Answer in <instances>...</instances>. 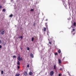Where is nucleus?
Returning <instances> with one entry per match:
<instances>
[{"label": "nucleus", "instance_id": "393cba45", "mask_svg": "<svg viewBox=\"0 0 76 76\" xmlns=\"http://www.w3.org/2000/svg\"><path fill=\"white\" fill-rule=\"evenodd\" d=\"M33 26H35V23H34V24Z\"/></svg>", "mask_w": 76, "mask_h": 76}, {"label": "nucleus", "instance_id": "ddd939ff", "mask_svg": "<svg viewBox=\"0 0 76 76\" xmlns=\"http://www.w3.org/2000/svg\"><path fill=\"white\" fill-rule=\"evenodd\" d=\"M58 53H61V50L60 49H59L58 50Z\"/></svg>", "mask_w": 76, "mask_h": 76}, {"label": "nucleus", "instance_id": "7c9ffc66", "mask_svg": "<svg viewBox=\"0 0 76 76\" xmlns=\"http://www.w3.org/2000/svg\"><path fill=\"white\" fill-rule=\"evenodd\" d=\"M49 43L50 44V45L51 44V42H49Z\"/></svg>", "mask_w": 76, "mask_h": 76}, {"label": "nucleus", "instance_id": "9d476101", "mask_svg": "<svg viewBox=\"0 0 76 76\" xmlns=\"http://www.w3.org/2000/svg\"><path fill=\"white\" fill-rule=\"evenodd\" d=\"M33 74V73L31 72H29V75H32Z\"/></svg>", "mask_w": 76, "mask_h": 76}, {"label": "nucleus", "instance_id": "4468645a", "mask_svg": "<svg viewBox=\"0 0 76 76\" xmlns=\"http://www.w3.org/2000/svg\"><path fill=\"white\" fill-rule=\"evenodd\" d=\"M53 67H54V69H55V70H56V65H54V66Z\"/></svg>", "mask_w": 76, "mask_h": 76}, {"label": "nucleus", "instance_id": "aec40b11", "mask_svg": "<svg viewBox=\"0 0 76 76\" xmlns=\"http://www.w3.org/2000/svg\"><path fill=\"white\" fill-rule=\"evenodd\" d=\"M34 37H32L31 38V41H34Z\"/></svg>", "mask_w": 76, "mask_h": 76}, {"label": "nucleus", "instance_id": "b1692460", "mask_svg": "<svg viewBox=\"0 0 76 76\" xmlns=\"http://www.w3.org/2000/svg\"><path fill=\"white\" fill-rule=\"evenodd\" d=\"M27 67H29V64H28L27 66Z\"/></svg>", "mask_w": 76, "mask_h": 76}, {"label": "nucleus", "instance_id": "412c9836", "mask_svg": "<svg viewBox=\"0 0 76 76\" xmlns=\"http://www.w3.org/2000/svg\"><path fill=\"white\" fill-rule=\"evenodd\" d=\"M63 69L62 68H61L60 69H59V70H61V71H62L63 70Z\"/></svg>", "mask_w": 76, "mask_h": 76}, {"label": "nucleus", "instance_id": "e433bc0d", "mask_svg": "<svg viewBox=\"0 0 76 76\" xmlns=\"http://www.w3.org/2000/svg\"><path fill=\"white\" fill-rule=\"evenodd\" d=\"M54 15H56V14H54Z\"/></svg>", "mask_w": 76, "mask_h": 76}, {"label": "nucleus", "instance_id": "a211bd4d", "mask_svg": "<svg viewBox=\"0 0 76 76\" xmlns=\"http://www.w3.org/2000/svg\"><path fill=\"white\" fill-rule=\"evenodd\" d=\"M12 16H13V15H12V14H11L10 15V16H9V17L10 18H12Z\"/></svg>", "mask_w": 76, "mask_h": 76}, {"label": "nucleus", "instance_id": "473e14b6", "mask_svg": "<svg viewBox=\"0 0 76 76\" xmlns=\"http://www.w3.org/2000/svg\"><path fill=\"white\" fill-rule=\"evenodd\" d=\"M46 21H48V19H46V20H45Z\"/></svg>", "mask_w": 76, "mask_h": 76}, {"label": "nucleus", "instance_id": "39448f33", "mask_svg": "<svg viewBox=\"0 0 76 76\" xmlns=\"http://www.w3.org/2000/svg\"><path fill=\"white\" fill-rule=\"evenodd\" d=\"M24 75H25V76L27 75H28V74H27V72H25L24 73Z\"/></svg>", "mask_w": 76, "mask_h": 76}, {"label": "nucleus", "instance_id": "1a4fd4ad", "mask_svg": "<svg viewBox=\"0 0 76 76\" xmlns=\"http://www.w3.org/2000/svg\"><path fill=\"white\" fill-rule=\"evenodd\" d=\"M45 26L48 29V26L47 25V23H45Z\"/></svg>", "mask_w": 76, "mask_h": 76}, {"label": "nucleus", "instance_id": "0eeeda50", "mask_svg": "<svg viewBox=\"0 0 76 76\" xmlns=\"http://www.w3.org/2000/svg\"><path fill=\"white\" fill-rule=\"evenodd\" d=\"M30 56L31 57V58H33L34 57V55H33L32 53H31Z\"/></svg>", "mask_w": 76, "mask_h": 76}, {"label": "nucleus", "instance_id": "9b49d317", "mask_svg": "<svg viewBox=\"0 0 76 76\" xmlns=\"http://www.w3.org/2000/svg\"><path fill=\"white\" fill-rule=\"evenodd\" d=\"M76 31V30H75V29H73L72 31H71V33H73V32H74V31Z\"/></svg>", "mask_w": 76, "mask_h": 76}, {"label": "nucleus", "instance_id": "5701e85b", "mask_svg": "<svg viewBox=\"0 0 76 76\" xmlns=\"http://www.w3.org/2000/svg\"><path fill=\"white\" fill-rule=\"evenodd\" d=\"M57 54H58V53H55V56L57 55Z\"/></svg>", "mask_w": 76, "mask_h": 76}, {"label": "nucleus", "instance_id": "4be33fe9", "mask_svg": "<svg viewBox=\"0 0 76 76\" xmlns=\"http://www.w3.org/2000/svg\"><path fill=\"white\" fill-rule=\"evenodd\" d=\"M3 71H1V75H3Z\"/></svg>", "mask_w": 76, "mask_h": 76}, {"label": "nucleus", "instance_id": "6e6552de", "mask_svg": "<svg viewBox=\"0 0 76 76\" xmlns=\"http://www.w3.org/2000/svg\"><path fill=\"white\" fill-rule=\"evenodd\" d=\"M17 64H18V65H20V62H19V61H17Z\"/></svg>", "mask_w": 76, "mask_h": 76}, {"label": "nucleus", "instance_id": "6ab92c4d", "mask_svg": "<svg viewBox=\"0 0 76 76\" xmlns=\"http://www.w3.org/2000/svg\"><path fill=\"white\" fill-rule=\"evenodd\" d=\"M13 58H16V56L15 55H14L12 56Z\"/></svg>", "mask_w": 76, "mask_h": 76}, {"label": "nucleus", "instance_id": "4c0bfd02", "mask_svg": "<svg viewBox=\"0 0 76 76\" xmlns=\"http://www.w3.org/2000/svg\"><path fill=\"white\" fill-rule=\"evenodd\" d=\"M12 0V1H13V0Z\"/></svg>", "mask_w": 76, "mask_h": 76}, {"label": "nucleus", "instance_id": "a878e982", "mask_svg": "<svg viewBox=\"0 0 76 76\" xmlns=\"http://www.w3.org/2000/svg\"><path fill=\"white\" fill-rule=\"evenodd\" d=\"M17 67H18V69H19V68L20 67L19 66H18Z\"/></svg>", "mask_w": 76, "mask_h": 76}, {"label": "nucleus", "instance_id": "72a5a7b5", "mask_svg": "<svg viewBox=\"0 0 76 76\" xmlns=\"http://www.w3.org/2000/svg\"><path fill=\"white\" fill-rule=\"evenodd\" d=\"M1 41L0 40V44H1Z\"/></svg>", "mask_w": 76, "mask_h": 76}, {"label": "nucleus", "instance_id": "f8f14e48", "mask_svg": "<svg viewBox=\"0 0 76 76\" xmlns=\"http://www.w3.org/2000/svg\"><path fill=\"white\" fill-rule=\"evenodd\" d=\"M47 30V28L45 27H44V28L43 30L45 31H46V30Z\"/></svg>", "mask_w": 76, "mask_h": 76}, {"label": "nucleus", "instance_id": "c756f323", "mask_svg": "<svg viewBox=\"0 0 76 76\" xmlns=\"http://www.w3.org/2000/svg\"><path fill=\"white\" fill-rule=\"evenodd\" d=\"M34 10L31 9V11H33Z\"/></svg>", "mask_w": 76, "mask_h": 76}, {"label": "nucleus", "instance_id": "f3484780", "mask_svg": "<svg viewBox=\"0 0 76 76\" xmlns=\"http://www.w3.org/2000/svg\"><path fill=\"white\" fill-rule=\"evenodd\" d=\"M2 11L4 12H6V9H3L2 10Z\"/></svg>", "mask_w": 76, "mask_h": 76}, {"label": "nucleus", "instance_id": "bb28decb", "mask_svg": "<svg viewBox=\"0 0 76 76\" xmlns=\"http://www.w3.org/2000/svg\"><path fill=\"white\" fill-rule=\"evenodd\" d=\"M27 50H29V47L27 48Z\"/></svg>", "mask_w": 76, "mask_h": 76}, {"label": "nucleus", "instance_id": "cd10ccee", "mask_svg": "<svg viewBox=\"0 0 76 76\" xmlns=\"http://www.w3.org/2000/svg\"><path fill=\"white\" fill-rule=\"evenodd\" d=\"M58 76H61V74H60V73L59 74V75H58Z\"/></svg>", "mask_w": 76, "mask_h": 76}, {"label": "nucleus", "instance_id": "f704fd0d", "mask_svg": "<svg viewBox=\"0 0 76 76\" xmlns=\"http://www.w3.org/2000/svg\"><path fill=\"white\" fill-rule=\"evenodd\" d=\"M20 49H21V50H22V48H21Z\"/></svg>", "mask_w": 76, "mask_h": 76}, {"label": "nucleus", "instance_id": "20e7f679", "mask_svg": "<svg viewBox=\"0 0 76 76\" xmlns=\"http://www.w3.org/2000/svg\"><path fill=\"white\" fill-rule=\"evenodd\" d=\"M58 61L59 64H60V63H61V59H59L58 60Z\"/></svg>", "mask_w": 76, "mask_h": 76}, {"label": "nucleus", "instance_id": "7ed1b4c3", "mask_svg": "<svg viewBox=\"0 0 76 76\" xmlns=\"http://www.w3.org/2000/svg\"><path fill=\"white\" fill-rule=\"evenodd\" d=\"M20 55H19V56L17 58V59L19 61H21V60H22V58H21L20 57Z\"/></svg>", "mask_w": 76, "mask_h": 76}, {"label": "nucleus", "instance_id": "f257e3e1", "mask_svg": "<svg viewBox=\"0 0 76 76\" xmlns=\"http://www.w3.org/2000/svg\"><path fill=\"white\" fill-rule=\"evenodd\" d=\"M0 34L1 35H4V30L3 29L1 30L0 31Z\"/></svg>", "mask_w": 76, "mask_h": 76}, {"label": "nucleus", "instance_id": "dca6fc26", "mask_svg": "<svg viewBox=\"0 0 76 76\" xmlns=\"http://www.w3.org/2000/svg\"><path fill=\"white\" fill-rule=\"evenodd\" d=\"M20 75V74L19 73L16 74H15V76H19Z\"/></svg>", "mask_w": 76, "mask_h": 76}, {"label": "nucleus", "instance_id": "2f4dec72", "mask_svg": "<svg viewBox=\"0 0 76 76\" xmlns=\"http://www.w3.org/2000/svg\"><path fill=\"white\" fill-rule=\"evenodd\" d=\"M1 47H2L1 45H0V49L1 48Z\"/></svg>", "mask_w": 76, "mask_h": 76}, {"label": "nucleus", "instance_id": "f03ea898", "mask_svg": "<svg viewBox=\"0 0 76 76\" xmlns=\"http://www.w3.org/2000/svg\"><path fill=\"white\" fill-rule=\"evenodd\" d=\"M54 71H51L50 73V76H53L54 75Z\"/></svg>", "mask_w": 76, "mask_h": 76}, {"label": "nucleus", "instance_id": "c9c22d12", "mask_svg": "<svg viewBox=\"0 0 76 76\" xmlns=\"http://www.w3.org/2000/svg\"><path fill=\"white\" fill-rule=\"evenodd\" d=\"M64 58H63V59L64 60Z\"/></svg>", "mask_w": 76, "mask_h": 76}, {"label": "nucleus", "instance_id": "2eb2a0df", "mask_svg": "<svg viewBox=\"0 0 76 76\" xmlns=\"http://www.w3.org/2000/svg\"><path fill=\"white\" fill-rule=\"evenodd\" d=\"M73 25L74 26H76V22H75L74 23H73Z\"/></svg>", "mask_w": 76, "mask_h": 76}, {"label": "nucleus", "instance_id": "423d86ee", "mask_svg": "<svg viewBox=\"0 0 76 76\" xmlns=\"http://www.w3.org/2000/svg\"><path fill=\"white\" fill-rule=\"evenodd\" d=\"M18 38L19 39L20 38H21V39H23V37H22V36H19L18 37Z\"/></svg>", "mask_w": 76, "mask_h": 76}, {"label": "nucleus", "instance_id": "c85d7f7f", "mask_svg": "<svg viewBox=\"0 0 76 76\" xmlns=\"http://www.w3.org/2000/svg\"><path fill=\"white\" fill-rule=\"evenodd\" d=\"M2 6H0V9H1V8H2Z\"/></svg>", "mask_w": 76, "mask_h": 76}, {"label": "nucleus", "instance_id": "58836bf2", "mask_svg": "<svg viewBox=\"0 0 76 76\" xmlns=\"http://www.w3.org/2000/svg\"><path fill=\"white\" fill-rule=\"evenodd\" d=\"M19 56H20V55H19Z\"/></svg>", "mask_w": 76, "mask_h": 76}]
</instances>
